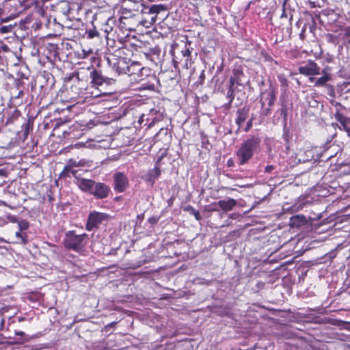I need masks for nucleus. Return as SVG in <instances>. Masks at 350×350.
I'll return each instance as SVG.
<instances>
[{"mask_svg":"<svg viewBox=\"0 0 350 350\" xmlns=\"http://www.w3.org/2000/svg\"><path fill=\"white\" fill-rule=\"evenodd\" d=\"M237 204V201L232 198H228L227 200H219L217 205L224 211H231Z\"/></svg>","mask_w":350,"mask_h":350,"instance_id":"nucleus-15","label":"nucleus"},{"mask_svg":"<svg viewBox=\"0 0 350 350\" xmlns=\"http://www.w3.org/2000/svg\"><path fill=\"white\" fill-rule=\"evenodd\" d=\"M309 1H310V4H312V7H313V8H314V7H316L317 5L320 6V5H319V1H312V0H309Z\"/></svg>","mask_w":350,"mask_h":350,"instance_id":"nucleus-34","label":"nucleus"},{"mask_svg":"<svg viewBox=\"0 0 350 350\" xmlns=\"http://www.w3.org/2000/svg\"><path fill=\"white\" fill-rule=\"evenodd\" d=\"M250 109L247 107H243L238 109L237 112L236 124L238 125V130L240 129L242 124L245 121L249 116Z\"/></svg>","mask_w":350,"mask_h":350,"instance_id":"nucleus-11","label":"nucleus"},{"mask_svg":"<svg viewBox=\"0 0 350 350\" xmlns=\"http://www.w3.org/2000/svg\"><path fill=\"white\" fill-rule=\"evenodd\" d=\"M284 17H285V18H286V17H287V14H286V12H285V10H283V12H282V15H281V18H284Z\"/></svg>","mask_w":350,"mask_h":350,"instance_id":"nucleus-39","label":"nucleus"},{"mask_svg":"<svg viewBox=\"0 0 350 350\" xmlns=\"http://www.w3.org/2000/svg\"><path fill=\"white\" fill-rule=\"evenodd\" d=\"M110 188L103 183H96L91 194L99 199H103L108 196Z\"/></svg>","mask_w":350,"mask_h":350,"instance_id":"nucleus-9","label":"nucleus"},{"mask_svg":"<svg viewBox=\"0 0 350 350\" xmlns=\"http://www.w3.org/2000/svg\"><path fill=\"white\" fill-rule=\"evenodd\" d=\"M30 130V124L29 122L23 124L22 126V137H23V141H25L27 139Z\"/></svg>","mask_w":350,"mask_h":350,"instance_id":"nucleus-25","label":"nucleus"},{"mask_svg":"<svg viewBox=\"0 0 350 350\" xmlns=\"http://www.w3.org/2000/svg\"><path fill=\"white\" fill-rule=\"evenodd\" d=\"M87 243L88 234L85 233L76 234L73 230L67 232L64 239V244L66 248L79 253L83 251Z\"/></svg>","mask_w":350,"mask_h":350,"instance_id":"nucleus-3","label":"nucleus"},{"mask_svg":"<svg viewBox=\"0 0 350 350\" xmlns=\"http://www.w3.org/2000/svg\"><path fill=\"white\" fill-rule=\"evenodd\" d=\"M12 221L18 223L20 231L26 230L29 228V224L26 220L22 219L18 221L16 218H14L13 220H12Z\"/></svg>","mask_w":350,"mask_h":350,"instance_id":"nucleus-24","label":"nucleus"},{"mask_svg":"<svg viewBox=\"0 0 350 350\" xmlns=\"http://www.w3.org/2000/svg\"><path fill=\"white\" fill-rule=\"evenodd\" d=\"M3 22V20L1 18H0V23Z\"/></svg>","mask_w":350,"mask_h":350,"instance_id":"nucleus-44","label":"nucleus"},{"mask_svg":"<svg viewBox=\"0 0 350 350\" xmlns=\"http://www.w3.org/2000/svg\"><path fill=\"white\" fill-rule=\"evenodd\" d=\"M78 170H75L74 167H70V165H68L67 164L65 165L64 170L60 174L61 178H66L69 177L70 174H72L75 179L77 180V178H79L77 176Z\"/></svg>","mask_w":350,"mask_h":350,"instance_id":"nucleus-20","label":"nucleus"},{"mask_svg":"<svg viewBox=\"0 0 350 350\" xmlns=\"http://www.w3.org/2000/svg\"><path fill=\"white\" fill-rule=\"evenodd\" d=\"M117 323L116 321L114 322H111L109 324H107L106 326H105V328L107 329V328H110V327H113Z\"/></svg>","mask_w":350,"mask_h":350,"instance_id":"nucleus-37","label":"nucleus"},{"mask_svg":"<svg viewBox=\"0 0 350 350\" xmlns=\"http://www.w3.org/2000/svg\"><path fill=\"white\" fill-rule=\"evenodd\" d=\"M118 62L113 64V69L118 74H126V63L124 59H117Z\"/></svg>","mask_w":350,"mask_h":350,"instance_id":"nucleus-17","label":"nucleus"},{"mask_svg":"<svg viewBox=\"0 0 350 350\" xmlns=\"http://www.w3.org/2000/svg\"><path fill=\"white\" fill-rule=\"evenodd\" d=\"M253 120L254 118H252L247 122V125H246V127L245 128L244 131L245 132H247L252 126V122H253Z\"/></svg>","mask_w":350,"mask_h":350,"instance_id":"nucleus-31","label":"nucleus"},{"mask_svg":"<svg viewBox=\"0 0 350 350\" xmlns=\"http://www.w3.org/2000/svg\"><path fill=\"white\" fill-rule=\"evenodd\" d=\"M107 218L105 213L93 212L89 215L88 219L86 224V229L89 231L93 228L98 226L101 222Z\"/></svg>","mask_w":350,"mask_h":350,"instance_id":"nucleus-7","label":"nucleus"},{"mask_svg":"<svg viewBox=\"0 0 350 350\" xmlns=\"http://www.w3.org/2000/svg\"><path fill=\"white\" fill-rule=\"evenodd\" d=\"M86 33L88 35V38H90V39L100 37V33L96 29L95 27H93L92 29H90L87 30Z\"/></svg>","mask_w":350,"mask_h":350,"instance_id":"nucleus-26","label":"nucleus"},{"mask_svg":"<svg viewBox=\"0 0 350 350\" xmlns=\"http://www.w3.org/2000/svg\"><path fill=\"white\" fill-rule=\"evenodd\" d=\"M142 8L141 12L142 18L139 21V24L142 26L149 28L155 23L158 14L163 11L167 10V7L163 4H154L149 6H144L143 3L139 4Z\"/></svg>","mask_w":350,"mask_h":350,"instance_id":"nucleus-2","label":"nucleus"},{"mask_svg":"<svg viewBox=\"0 0 350 350\" xmlns=\"http://www.w3.org/2000/svg\"><path fill=\"white\" fill-rule=\"evenodd\" d=\"M298 161L301 163H306L312 160H316L314 157V150L310 149L305 151L300 150L297 153Z\"/></svg>","mask_w":350,"mask_h":350,"instance_id":"nucleus-12","label":"nucleus"},{"mask_svg":"<svg viewBox=\"0 0 350 350\" xmlns=\"http://www.w3.org/2000/svg\"><path fill=\"white\" fill-rule=\"evenodd\" d=\"M292 18H293V16L291 15V18H290V21H291V20H292Z\"/></svg>","mask_w":350,"mask_h":350,"instance_id":"nucleus-42","label":"nucleus"},{"mask_svg":"<svg viewBox=\"0 0 350 350\" xmlns=\"http://www.w3.org/2000/svg\"><path fill=\"white\" fill-rule=\"evenodd\" d=\"M4 322H5L4 319L0 314V330L2 329L3 325H4Z\"/></svg>","mask_w":350,"mask_h":350,"instance_id":"nucleus-35","label":"nucleus"},{"mask_svg":"<svg viewBox=\"0 0 350 350\" xmlns=\"http://www.w3.org/2000/svg\"><path fill=\"white\" fill-rule=\"evenodd\" d=\"M76 185L83 191L92 193L95 181L91 179L77 178Z\"/></svg>","mask_w":350,"mask_h":350,"instance_id":"nucleus-10","label":"nucleus"},{"mask_svg":"<svg viewBox=\"0 0 350 350\" xmlns=\"http://www.w3.org/2000/svg\"><path fill=\"white\" fill-rule=\"evenodd\" d=\"M144 68L142 67L141 64L138 62H132L130 65H126V74L131 75H137L142 72Z\"/></svg>","mask_w":350,"mask_h":350,"instance_id":"nucleus-14","label":"nucleus"},{"mask_svg":"<svg viewBox=\"0 0 350 350\" xmlns=\"http://www.w3.org/2000/svg\"><path fill=\"white\" fill-rule=\"evenodd\" d=\"M187 210H189L190 211V213L191 214H193L195 217V218L197 219V220H200L201 219V215L200 214V212L197 210H196L195 208H193L192 206H189V207H187L186 208Z\"/></svg>","mask_w":350,"mask_h":350,"instance_id":"nucleus-28","label":"nucleus"},{"mask_svg":"<svg viewBox=\"0 0 350 350\" xmlns=\"http://www.w3.org/2000/svg\"><path fill=\"white\" fill-rule=\"evenodd\" d=\"M299 73L310 76L320 74V68L313 61H308L306 64L299 68Z\"/></svg>","mask_w":350,"mask_h":350,"instance_id":"nucleus-8","label":"nucleus"},{"mask_svg":"<svg viewBox=\"0 0 350 350\" xmlns=\"http://www.w3.org/2000/svg\"><path fill=\"white\" fill-rule=\"evenodd\" d=\"M306 217L302 215H297L290 218L289 224L293 227H299L306 223Z\"/></svg>","mask_w":350,"mask_h":350,"instance_id":"nucleus-18","label":"nucleus"},{"mask_svg":"<svg viewBox=\"0 0 350 350\" xmlns=\"http://www.w3.org/2000/svg\"><path fill=\"white\" fill-rule=\"evenodd\" d=\"M22 231H20V230L17 232H16V237L18 240V243H26V236H24L22 232Z\"/></svg>","mask_w":350,"mask_h":350,"instance_id":"nucleus-29","label":"nucleus"},{"mask_svg":"<svg viewBox=\"0 0 350 350\" xmlns=\"http://www.w3.org/2000/svg\"><path fill=\"white\" fill-rule=\"evenodd\" d=\"M260 138L258 136H251L245 140L236 152L239 165L247 163L260 148Z\"/></svg>","mask_w":350,"mask_h":350,"instance_id":"nucleus-1","label":"nucleus"},{"mask_svg":"<svg viewBox=\"0 0 350 350\" xmlns=\"http://www.w3.org/2000/svg\"><path fill=\"white\" fill-rule=\"evenodd\" d=\"M187 53L191 54V51L186 44L180 51H174L173 53V61L174 64H176V60L180 61V59H183L184 57L187 56Z\"/></svg>","mask_w":350,"mask_h":350,"instance_id":"nucleus-19","label":"nucleus"},{"mask_svg":"<svg viewBox=\"0 0 350 350\" xmlns=\"http://www.w3.org/2000/svg\"><path fill=\"white\" fill-rule=\"evenodd\" d=\"M67 165H70V167H72L75 168V167H77V166L79 165V163H77L74 159H70V160H68Z\"/></svg>","mask_w":350,"mask_h":350,"instance_id":"nucleus-30","label":"nucleus"},{"mask_svg":"<svg viewBox=\"0 0 350 350\" xmlns=\"http://www.w3.org/2000/svg\"><path fill=\"white\" fill-rule=\"evenodd\" d=\"M191 65V54L187 53V56L180 61L176 60L175 67L180 66L183 68L188 69Z\"/></svg>","mask_w":350,"mask_h":350,"instance_id":"nucleus-21","label":"nucleus"},{"mask_svg":"<svg viewBox=\"0 0 350 350\" xmlns=\"http://www.w3.org/2000/svg\"><path fill=\"white\" fill-rule=\"evenodd\" d=\"M91 83L104 94H110L112 92L111 86L115 83V80L102 75L101 72L96 69L90 72Z\"/></svg>","mask_w":350,"mask_h":350,"instance_id":"nucleus-4","label":"nucleus"},{"mask_svg":"<svg viewBox=\"0 0 350 350\" xmlns=\"http://www.w3.org/2000/svg\"><path fill=\"white\" fill-rule=\"evenodd\" d=\"M309 79H310V81H313L314 80V77H310Z\"/></svg>","mask_w":350,"mask_h":350,"instance_id":"nucleus-41","label":"nucleus"},{"mask_svg":"<svg viewBox=\"0 0 350 350\" xmlns=\"http://www.w3.org/2000/svg\"><path fill=\"white\" fill-rule=\"evenodd\" d=\"M228 87L226 96L228 99V105H230L234 98V85H231L230 83H229Z\"/></svg>","mask_w":350,"mask_h":350,"instance_id":"nucleus-23","label":"nucleus"},{"mask_svg":"<svg viewBox=\"0 0 350 350\" xmlns=\"http://www.w3.org/2000/svg\"><path fill=\"white\" fill-rule=\"evenodd\" d=\"M274 166L273 165H267L266 167H265V172H268V173H270L273 169H274Z\"/></svg>","mask_w":350,"mask_h":350,"instance_id":"nucleus-33","label":"nucleus"},{"mask_svg":"<svg viewBox=\"0 0 350 350\" xmlns=\"http://www.w3.org/2000/svg\"><path fill=\"white\" fill-rule=\"evenodd\" d=\"M232 160L228 161V166H232Z\"/></svg>","mask_w":350,"mask_h":350,"instance_id":"nucleus-40","label":"nucleus"},{"mask_svg":"<svg viewBox=\"0 0 350 350\" xmlns=\"http://www.w3.org/2000/svg\"><path fill=\"white\" fill-rule=\"evenodd\" d=\"M340 128L342 127L347 133V135L350 136V120L346 118H340Z\"/></svg>","mask_w":350,"mask_h":350,"instance_id":"nucleus-22","label":"nucleus"},{"mask_svg":"<svg viewBox=\"0 0 350 350\" xmlns=\"http://www.w3.org/2000/svg\"><path fill=\"white\" fill-rule=\"evenodd\" d=\"M0 176H7V172L3 169H0Z\"/></svg>","mask_w":350,"mask_h":350,"instance_id":"nucleus-36","label":"nucleus"},{"mask_svg":"<svg viewBox=\"0 0 350 350\" xmlns=\"http://www.w3.org/2000/svg\"><path fill=\"white\" fill-rule=\"evenodd\" d=\"M10 29H11V27H9V26H2L0 28V31L1 33H7V32L10 31Z\"/></svg>","mask_w":350,"mask_h":350,"instance_id":"nucleus-32","label":"nucleus"},{"mask_svg":"<svg viewBox=\"0 0 350 350\" xmlns=\"http://www.w3.org/2000/svg\"><path fill=\"white\" fill-rule=\"evenodd\" d=\"M113 189L118 193L124 192L129 187V180L126 175L117 172L113 175Z\"/></svg>","mask_w":350,"mask_h":350,"instance_id":"nucleus-6","label":"nucleus"},{"mask_svg":"<svg viewBox=\"0 0 350 350\" xmlns=\"http://www.w3.org/2000/svg\"><path fill=\"white\" fill-rule=\"evenodd\" d=\"M161 174V170L158 165H155L154 167L149 170L148 174L144 178L145 181L153 185L155 180L159 177Z\"/></svg>","mask_w":350,"mask_h":350,"instance_id":"nucleus-13","label":"nucleus"},{"mask_svg":"<svg viewBox=\"0 0 350 350\" xmlns=\"http://www.w3.org/2000/svg\"><path fill=\"white\" fill-rule=\"evenodd\" d=\"M276 99V90L272 86H269L264 92H261L260 102L265 116H268L271 111V107Z\"/></svg>","mask_w":350,"mask_h":350,"instance_id":"nucleus-5","label":"nucleus"},{"mask_svg":"<svg viewBox=\"0 0 350 350\" xmlns=\"http://www.w3.org/2000/svg\"><path fill=\"white\" fill-rule=\"evenodd\" d=\"M15 334H16V336H26V335H25V334L23 332H22V331H20V332H15Z\"/></svg>","mask_w":350,"mask_h":350,"instance_id":"nucleus-38","label":"nucleus"},{"mask_svg":"<svg viewBox=\"0 0 350 350\" xmlns=\"http://www.w3.org/2000/svg\"><path fill=\"white\" fill-rule=\"evenodd\" d=\"M329 80L328 75H325L318 79L315 82V86H323Z\"/></svg>","mask_w":350,"mask_h":350,"instance_id":"nucleus-27","label":"nucleus"},{"mask_svg":"<svg viewBox=\"0 0 350 350\" xmlns=\"http://www.w3.org/2000/svg\"><path fill=\"white\" fill-rule=\"evenodd\" d=\"M16 342L21 343V342H23V341H17Z\"/></svg>","mask_w":350,"mask_h":350,"instance_id":"nucleus-43","label":"nucleus"},{"mask_svg":"<svg viewBox=\"0 0 350 350\" xmlns=\"http://www.w3.org/2000/svg\"><path fill=\"white\" fill-rule=\"evenodd\" d=\"M243 77V73L241 70L239 69L234 70L233 75L230 77L229 79V83H230L231 85H242V77Z\"/></svg>","mask_w":350,"mask_h":350,"instance_id":"nucleus-16","label":"nucleus"},{"mask_svg":"<svg viewBox=\"0 0 350 350\" xmlns=\"http://www.w3.org/2000/svg\"><path fill=\"white\" fill-rule=\"evenodd\" d=\"M239 350H241V349H239Z\"/></svg>","mask_w":350,"mask_h":350,"instance_id":"nucleus-45","label":"nucleus"}]
</instances>
